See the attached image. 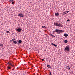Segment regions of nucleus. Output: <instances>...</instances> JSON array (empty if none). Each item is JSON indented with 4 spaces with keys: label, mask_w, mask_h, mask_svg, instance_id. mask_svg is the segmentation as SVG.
<instances>
[{
    "label": "nucleus",
    "mask_w": 75,
    "mask_h": 75,
    "mask_svg": "<svg viewBox=\"0 0 75 75\" xmlns=\"http://www.w3.org/2000/svg\"><path fill=\"white\" fill-rule=\"evenodd\" d=\"M54 26H56V27H62V26H63V25L58 22H55L54 23Z\"/></svg>",
    "instance_id": "f257e3e1"
},
{
    "label": "nucleus",
    "mask_w": 75,
    "mask_h": 75,
    "mask_svg": "<svg viewBox=\"0 0 75 75\" xmlns=\"http://www.w3.org/2000/svg\"><path fill=\"white\" fill-rule=\"evenodd\" d=\"M54 32H56L58 34H60L61 33L64 32V31L59 29H56Z\"/></svg>",
    "instance_id": "f03ea898"
},
{
    "label": "nucleus",
    "mask_w": 75,
    "mask_h": 75,
    "mask_svg": "<svg viewBox=\"0 0 75 75\" xmlns=\"http://www.w3.org/2000/svg\"><path fill=\"white\" fill-rule=\"evenodd\" d=\"M70 50V48L69 46H66V47L64 49V51H69Z\"/></svg>",
    "instance_id": "7ed1b4c3"
},
{
    "label": "nucleus",
    "mask_w": 75,
    "mask_h": 75,
    "mask_svg": "<svg viewBox=\"0 0 75 75\" xmlns=\"http://www.w3.org/2000/svg\"><path fill=\"white\" fill-rule=\"evenodd\" d=\"M18 16H20V17H24V15L23 14V13H19L18 15Z\"/></svg>",
    "instance_id": "20e7f679"
},
{
    "label": "nucleus",
    "mask_w": 75,
    "mask_h": 75,
    "mask_svg": "<svg viewBox=\"0 0 75 75\" xmlns=\"http://www.w3.org/2000/svg\"><path fill=\"white\" fill-rule=\"evenodd\" d=\"M21 30H22V29L20 28H18L17 29V31L18 32H21Z\"/></svg>",
    "instance_id": "39448f33"
},
{
    "label": "nucleus",
    "mask_w": 75,
    "mask_h": 75,
    "mask_svg": "<svg viewBox=\"0 0 75 75\" xmlns=\"http://www.w3.org/2000/svg\"><path fill=\"white\" fill-rule=\"evenodd\" d=\"M64 37H68V35L67 33H64Z\"/></svg>",
    "instance_id": "423d86ee"
},
{
    "label": "nucleus",
    "mask_w": 75,
    "mask_h": 75,
    "mask_svg": "<svg viewBox=\"0 0 75 75\" xmlns=\"http://www.w3.org/2000/svg\"><path fill=\"white\" fill-rule=\"evenodd\" d=\"M11 69V67H10V66H8V69Z\"/></svg>",
    "instance_id": "0eeeda50"
},
{
    "label": "nucleus",
    "mask_w": 75,
    "mask_h": 75,
    "mask_svg": "<svg viewBox=\"0 0 75 75\" xmlns=\"http://www.w3.org/2000/svg\"><path fill=\"white\" fill-rule=\"evenodd\" d=\"M51 45H54V47H57V45L55 44H53V43H52Z\"/></svg>",
    "instance_id": "6e6552de"
},
{
    "label": "nucleus",
    "mask_w": 75,
    "mask_h": 75,
    "mask_svg": "<svg viewBox=\"0 0 75 75\" xmlns=\"http://www.w3.org/2000/svg\"><path fill=\"white\" fill-rule=\"evenodd\" d=\"M55 15L56 16H59V13H55Z\"/></svg>",
    "instance_id": "1a4fd4ad"
},
{
    "label": "nucleus",
    "mask_w": 75,
    "mask_h": 75,
    "mask_svg": "<svg viewBox=\"0 0 75 75\" xmlns=\"http://www.w3.org/2000/svg\"><path fill=\"white\" fill-rule=\"evenodd\" d=\"M10 66H11V67H14V65H13V64H12L11 63H10Z\"/></svg>",
    "instance_id": "9d476101"
},
{
    "label": "nucleus",
    "mask_w": 75,
    "mask_h": 75,
    "mask_svg": "<svg viewBox=\"0 0 75 75\" xmlns=\"http://www.w3.org/2000/svg\"><path fill=\"white\" fill-rule=\"evenodd\" d=\"M18 42L20 43V44H21V42H22V40H19L18 41Z\"/></svg>",
    "instance_id": "9b49d317"
},
{
    "label": "nucleus",
    "mask_w": 75,
    "mask_h": 75,
    "mask_svg": "<svg viewBox=\"0 0 75 75\" xmlns=\"http://www.w3.org/2000/svg\"><path fill=\"white\" fill-rule=\"evenodd\" d=\"M13 43H14V44H17V41H14L13 42Z\"/></svg>",
    "instance_id": "f8f14e48"
},
{
    "label": "nucleus",
    "mask_w": 75,
    "mask_h": 75,
    "mask_svg": "<svg viewBox=\"0 0 75 75\" xmlns=\"http://www.w3.org/2000/svg\"><path fill=\"white\" fill-rule=\"evenodd\" d=\"M64 43H67L68 42V41H67V40H65L64 41Z\"/></svg>",
    "instance_id": "ddd939ff"
},
{
    "label": "nucleus",
    "mask_w": 75,
    "mask_h": 75,
    "mask_svg": "<svg viewBox=\"0 0 75 75\" xmlns=\"http://www.w3.org/2000/svg\"><path fill=\"white\" fill-rule=\"evenodd\" d=\"M47 67L48 68H51V67H50L51 66L49 65H47Z\"/></svg>",
    "instance_id": "4468645a"
},
{
    "label": "nucleus",
    "mask_w": 75,
    "mask_h": 75,
    "mask_svg": "<svg viewBox=\"0 0 75 75\" xmlns=\"http://www.w3.org/2000/svg\"><path fill=\"white\" fill-rule=\"evenodd\" d=\"M50 35H51V37H55V36L54 35H52L51 34H50Z\"/></svg>",
    "instance_id": "2eb2a0df"
},
{
    "label": "nucleus",
    "mask_w": 75,
    "mask_h": 75,
    "mask_svg": "<svg viewBox=\"0 0 75 75\" xmlns=\"http://www.w3.org/2000/svg\"><path fill=\"white\" fill-rule=\"evenodd\" d=\"M10 64H11V63H10L9 62H8L7 63V64L8 65V66H10Z\"/></svg>",
    "instance_id": "dca6fc26"
},
{
    "label": "nucleus",
    "mask_w": 75,
    "mask_h": 75,
    "mask_svg": "<svg viewBox=\"0 0 75 75\" xmlns=\"http://www.w3.org/2000/svg\"><path fill=\"white\" fill-rule=\"evenodd\" d=\"M42 27L43 28H47V27H46L45 26H42Z\"/></svg>",
    "instance_id": "f3484780"
},
{
    "label": "nucleus",
    "mask_w": 75,
    "mask_h": 75,
    "mask_svg": "<svg viewBox=\"0 0 75 75\" xmlns=\"http://www.w3.org/2000/svg\"><path fill=\"white\" fill-rule=\"evenodd\" d=\"M62 14L63 15H64L66 14H65V12H64L63 13H62Z\"/></svg>",
    "instance_id": "a211bd4d"
},
{
    "label": "nucleus",
    "mask_w": 75,
    "mask_h": 75,
    "mask_svg": "<svg viewBox=\"0 0 75 75\" xmlns=\"http://www.w3.org/2000/svg\"><path fill=\"white\" fill-rule=\"evenodd\" d=\"M68 12H69V11H66L65 12V14H67V13H68Z\"/></svg>",
    "instance_id": "6ab92c4d"
},
{
    "label": "nucleus",
    "mask_w": 75,
    "mask_h": 75,
    "mask_svg": "<svg viewBox=\"0 0 75 75\" xmlns=\"http://www.w3.org/2000/svg\"><path fill=\"white\" fill-rule=\"evenodd\" d=\"M67 69H70V68H69V67L68 66L67 67Z\"/></svg>",
    "instance_id": "aec40b11"
},
{
    "label": "nucleus",
    "mask_w": 75,
    "mask_h": 75,
    "mask_svg": "<svg viewBox=\"0 0 75 75\" xmlns=\"http://www.w3.org/2000/svg\"><path fill=\"white\" fill-rule=\"evenodd\" d=\"M3 45L0 44V47H3Z\"/></svg>",
    "instance_id": "412c9836"
},
{
    "label": "nucleus",
    "mask_w": 75,
    "mask_h": 75,
    "mask_svg": "<svg viewBox=\"0 0 75 75\" xmlns=\"http://www.w3.org/2000/svg\"><path fill=\"white\" fill-rule=\"evenodd\" d=\"M14 3H15L14 1H12L11 3V4H14Z\"/></svg>",
    "instance_id": "4be33fe9"
},
{
    "label": "nucleus",
    "mask_w": 75,
    "mask_h": 75,
    "mask_svg": "<svg viewBox=\"0 0 75 75\" xmlns=\"http://www.w3.org/2000/svg\"><path fill=\"white\" fill-rule=\"evenodd\" d=\"M12 41H15L16 39L15 38H13L12 39Z\"/></svg>",
    "instance_id": "5701e85b"
},
{
    "label": "nucleus",
    "mask_w": 75,
    "mask_h": 75,
    "mask_svg": "<svg viewBox=\"0 0 75 75\" xmlns=\"http://www.w3.org/2000/svg\"><path fill=\"white\" fill-rule=\"evenodd\" d=\"M6 33H10V31H6Z\"/></svg>",
    "instance_id": "b1692460"
},
{
    "label": "nucleus",
    "mask_w": 75,
    "mask_h": 75,
    "mask_svg": "<svg viewBox=\"0 0 75 75\" xmlns=\"http://www.w3.org/2000/svg\"><path fill=\"white\" fill-rule=\"evenodd\" d=\"M9 2H10V3H11V2H12V1H11V0H10L9 1Z\"/></svg>",
    "instance_id": "393cba45"
},
{
    "label": "nucleus",
    "mask_w": 75,
    "mask_h": 75,
    "mask_svg": "<svg viewBox=\"0 0 75 75\" xmlns=\"http://www.w3.org/2000/svg\"><path fill=\"white\" fill-rule=\"evenodd\" d=\"M20 43H19V42H18L17 43V44L18 45H19V44H20Z\"/></svg>",
    "instance_id": "a878e982"
},
{
    "label": "nucleus",
    "mask_w": 75,
    "mask_h": 75,
    "mask_svg": "<svg viewBox=\"0 0 75 75\" xmlns=\"http://www.w3.org/2000/svg\"><path fill=\"white\" fill-rule=\"evenodd\" d=\"M49 75H52V74H51V72L50 73Z\"/></svg>",
    "instance_id": "bb28decb"
},
{
    "label": "nucleus",
    "mask_w": 75,
    "mask_h": 75,
    "mask_svg": "<svg viewBox=\"0 0 75 75\" xmlns=\"http://www.w3.org/2000/svg\"><path fill=\"white\" fill-rule=\"evenodd\" d=\"M70 21V20L68 19L67 20V21Z\"/></svg>",
    "instance_id": "cd10ccee"
},
{
    "label": "nucleus",
    "mask_w": 75,
    "mask_h": 75,
    "mask_svg": "<svg viewBox=\"0 0 75 75\" xmlns=\"http://www.w3.org/2000/svg\"><path fill=\"white\" fill-rule=\"evenodd\" d=\"M44 59H42V61H44Z\"/></svg>",
    "instance_id": "c85d7f7f"
},
{
    "label": "nucleus",
    "mask_w": 75,
    "mask_h": 75,
    "mask_svg": "<svg viewBox=\"0 0 75 75\" xmlns=\"http://www.w3.org/2000/svg\"><path fill=\"white\" fill-rule=\"evenodd\" d=\"M10 41H11V42H12V41H13V40H10Z\"/></svg>",
    "instance_id": "c756f323"
},
{
    "label": "nucleus",
    "mask_w": 75,
    "mask_h": 75,
    "mask_svg": "<svg viewBox=\"0 0 75 75\" xmlns=\"http://www.w3.org/2000/svg\"><path fill=\"white\" fill-rule=\"evenodd\" d=\"M11 1H14V0H11Z\"/></svg>",
    "instance_id": "7c9ffc66"
}]
</instances>
